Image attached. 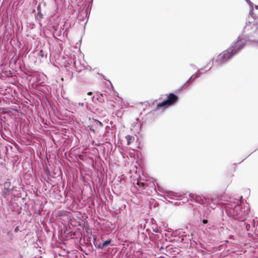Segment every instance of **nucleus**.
<instances>
[{"instance_id": "f257e3e1", "label": "nucleus", "mask_w": 258, "mask_h": 258, "mask_svg": "<svg viewBox=\"0 0 258 258\" xmlns=\"http://www.w3.org/2000/svg\"><path fill=\"white\" fill-rule=\"evenodd\" d=\"M178 100V97L177 95L173 93H169L167 96V99L163 102L159 103L157 105L156 109L165 106H170L175 104Z\"/></svg>"}, {"instance_id": "f03ea898", "label": "nucleus", "mask_w": 258, "mask_h": 258, "mask_svg": "<svg viewBox=\"0 0 258 258\" xmlns=\"http://www.w3.org/2000/svg\"><path fill=\"white\" fill-rule=\"evenodd\" d=\"M238 50V48H233L230 51H227L222 54H220L217 60H216L218 64H221L228 60L231 57L235 54Z\"/></svg>"}, {"instance_id": "7ed1b4c3", "label": "nucleus", "mask_w": 258, "mask_h": 258, "mask_svg": "<svg viewBox=\"0 0 258 258\" xmlns=\"http://www.w3.org/2000/svg\"><path fill=\"white\" fill-rule=\"evenodd\" d=\"M118 106V102L117 100L113 98L112 99H108L106 102V107L108 109H112L114 108L117 107Z\"/></svg>"}, {"instance_id": "20e7f679", "label": "nucleus", "mask_w": 258, "mask_h": 258, "mask_svg": "<svg viewBox=\"0 0 258 258\" xmlns=\"http://www.w3.org/2000/svg\"><path fill=\"white\" fill-rule=\"evenodd\" d=\"M125 139L127 141V145H130L135 141V138L133 136L127 135L125 136Z\"/></svg>"}, {"instance_id": "39448f33", "label": "nucleus", "mask_w": 258, "mask_h": 258, "mask_svg": "<svg viewBox=\"0 0 258 258\" xmlns=\"http://www.w3.org/2000/svg\"><path fill=\"white\" fill-rule=\"evenodd\" d=\"M111 240L110 239H108L105 241H104L101 246H99V248H103L104 247L106 246L107 245L111 243Z\"/></svg>"}, {"instance_id": "423d86ee", "label": "nucleus", "mask_w": 258, "mask_h": 258, "mask_svg": "<svg viewBox=\"0 0 258 258\" xmlns=\"http://www.w3.org/2000/svg\"><path fill=\"white\" fill-rule=\"evenodd\" d=\"M97 100L100 103H103L104 102V95L102 94H99L97 98Z\"/></svg>"}, {"instance_id": "0eeeda50", "label": "nucleus", "mask_w": 258, "mask_h": 258, "mask_svg": "<svg viewBox=\"0 0 258 258\" xmlns=\"http://www.w3.org/2000/svg\"><path fill=\"white\" fill-rule=\"evenodd\" d=\"M38 55L39 56H40L42 58H44V57H46V56L45 55V54L44 53V51L42 50H40L39 51V52L38 53Z\"/></svg>"}, {"instance_id": "6e6552de", "label": "nucleus", "mask_w": 258, "mask_h": 258, "mask_svg": "<svg viewBox=\"0 0 258 258\" xmlns=\"http://www.w3.org/2000/svg\"><path fill=\"white\" fill-rule=\"evenodd\" d=\"M95 121L96 122L97 125H98L100 127L103 126L102 123L101 121H100L99 120L95 119Z\"/></svg>"}, {"instance_id": "1a4fd4ad", "label": "nucleus", "mask_w": 258, "mask_h": 258, "mask_svg": "<svg viewBox=\"0 0 258 258\" xmlns=\"http://www.w3.org/2000/svg\"><path fill=\"white\" fill-rule=\"evenodd\" d=\"M37 16L39 17V19H42L43 18V15H42V14L41 12H38V13H37Z\"/></svg>"}, {"instance_id": "9d476101", "label": "nucleus", "mask_w": 258, "mask_h": 258, "mask_svg": "<svg viewBox=\"0 0 258 258\" xmlns=\"http://www.w3.org/2000/svg\"><path fill=\"white\" fill-rule=\"evenodd\" d=\"M19 230V226H17L15 228L14 231H15V232H18Z\"/></svg>"}, {"instance_id": "9b49d317", "label": "nucleus", "mask_w": 258, "mask_h": 258, "mask_svg": "<svg viewBox=\"0 0 258 258\" xmlns=\"http://www.w3.org/2000/svg\"><path fill=\"white\" fill-rule=\"evenodd\" d=\"M203 223L204 224H207V223H208V220H206V219H204V220H203Z\"/></svg>"}, {"instance_id": "f8f14e48", "label": "nucleus", "mask_w": 258, "mask_h": 258, "mask_svg": "<svg viewBox=\"0 0 258 258\" xmlns=\"http://www.w3.org/2000/svg\"><path fill=\"white\" fill-rule=\"evenodd\" d=\"M87 94L88 95H91L92 94V92H88Z\"/></svg>"}, {"instance_id": "ddd939ff", "label": "nucleus", "mask_w": 258, "mask_h": 258, "mask_svg": "<svg viewBox=\"0 0 258 258\" xmlns=\"http://www.w3.org/2000/svg\"><path fill=\"white\" fill-rule=\"evenodd\" d=\"M187 83H190V81H189V80H188V81H187Z\"/></svg>"}]
</instances>
